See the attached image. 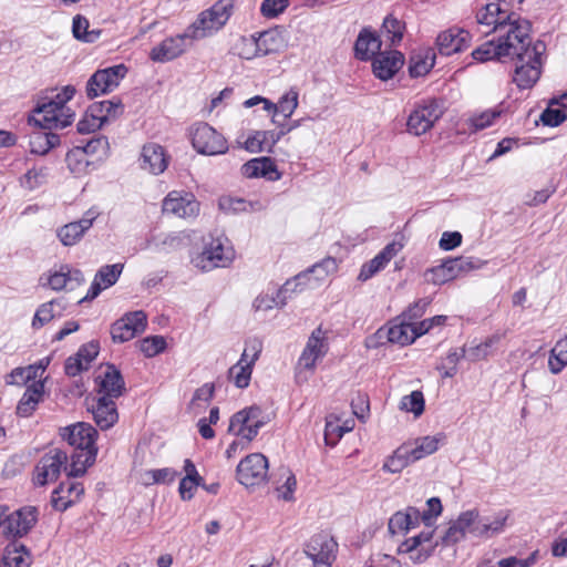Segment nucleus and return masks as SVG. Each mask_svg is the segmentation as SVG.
<instances>
[{"instance_id": "47", "label": "nucleus", "mask_w": 567, "mask_h": 567, "mask_svg": "<svg viewBox=\"0 0 567 567\" xmlns=\"http://www.w3.org/2000/svg\"><path fill=\"white\" fill-rule=\"evenodd\" d=\"M424 404L423 393L421 391H413L402 398L400 408L406 412H412L415 416H420L424 412Z\"/></svg>"}, {"instance_id": "25", "label": "nucleus", "mask_w": 567, "mask_h": 567, "mask_svg": "<svg viewBox=\"0 0 567 567\" xmlns=\"http://www.w3.org/2000/svg\"><path fill=\"white\" fill-rule=\"evenodd\" d=\"M402 246L392 241L388 244L374 258L362 265L358 280L367 281L382 270L389 261L396 256Z\"/></svg>"}, {"instance_id": "40", "label": "nucleus", "mask_w": 567, "mask_h": 567, "mask_svg": "<svg viewBox=\"0 0 567 567\" xmlns=\"http://www.w3.org/2000/svg\"><path fill=\"white\" fill-rule=\"evenodd\" d=\"M408 444L410 456L414 462L433 454L439 449V440L434 436L420 437L414 443Z\"/></svg>"}, {"instance_id": "9", "label": "nucleus", "mask_w": 567, "mask_h": 567, "mask_svg": "<svg viewBox=\"0 0 567 567\" xmlns=\"http://www.w3.org/2000/svg\"><path fill=\"white\" fill-rule=\"evenodd\" d=\"M193 147L203 155L224 154L228 150L226 138L207 123L196 124L190 132Z\"/></svg>"}, {"instance_id": "54", "label": "nucleus", "mask_w": 567, "mask_h": 567, "mask_svg": "<svg viewBox=\"0 0 567 567\" xmlns=\"http://www.w3.org/2000/svg\"><path fill=\"white\" fill-rule=\"evenodd\" d=\"M289 6V0H264L260 6V13L268 19L277 18Z\"/></svg>"}, {"instance_id": "49", "label": "nucleus", "mask_w": 567, "mask_h": 567, "mask_svg": "<svg viewBox=\"0 0 567 567\" xmlns=\"http://www.w3.org/2000/svg\"><path fill=\"white\" fill-rule=\"evenodd\" d=\"M85 150V155H97L99 159L107 156L110 144L106 136L100 135L89 140L85 145H80Z\"/></svg>"}, {"instance_id": "52", "label": "nucleus", "mask_w": 567, "mask_h": 567, "mask_svg": "<svg viewBox=\"0 0 567 567\" xmlns=\"http://www.w3.org/2000/svg\"><path fill=\"white\" fill-rule=\"evenodd\" d=\"M480 514L476 509L466 511L460 514L457 519L453 522L465 535L466 533L474 536V527L477 526Z\"/></svg>"}, {"instance_id": "5", "label": "nucleus", "mask_w": 567, "mask_h": 567, "mask_svg": "<svg viewBox=\"0 0 567 567\" xmlns=\"http://www.w3.org/2000/svg\"><path fill=\"white\" fill-rule=\"evenodd\" d=\"M444 112V104L437 99H426L415 103L408 117V132L415 136L426 133L443 116Z\"/></svg>"}, {"instance_id": "7", "label": "nucleus", "mask_w": 567, "mask_h": 567, "mask_svg": "<svg viewBox=\"0 0 567 567\" xmlns=\"http://www.w3.org/2000/svg\"><path fill=\"white\" fill-rule=\"evenodd\" d=\"M127 68L124 64L113 65L95 71L86 82L85 93L90 100L111 93L125 78Z\"/></svg>"}, {"instance_id": "64", "label": "nucleus", "mask_w": 567, "mask_h": 567, "mask_svg": "<svg viewBox=\"0 0 567 567\" xmlns=\"http://www.w3.org/2000/svg\"><path fill=\"white\" fill-rule=\"evenodd\" d=\"M219 207L220 209L225 210L226 213H244L248 212L247 208V200L243 198H233V197H226L221 198L219 200Z\"/></svg>"}, {"instance_id": "6", "label": "nucleus", "mask_w": 567, "mask_h": 567, "mask_svg": "<svg viewBox=\"0 0 567 567\" xmlns=\"http://www.w3.org/2000/svg\"><path fill=\"white\" fill-rule=\"evenodd\" d=\"M227 238L210 237L205 244L204 250L195 259L196 267L204 271H209L217 267H227L234 259V249L226 245Z\"/></svg>"}, {"instance_id": "24", "label": "nucleus", "mask_w": 567, "mask_h": 567, "mask_svg": "<svg viewBox=\"0 0 567 567\" xmlns=\"http://www.w3.org/2000/svg\"><path fill=\"white\" fill-rule=\"evenodd\" d=\"M99 393L111 399L120 398L125 391V382L121 371L114 364H107L103 374L99 375Z\"/></svg>"}, {"instance_id": "60", "label": "nucleus", "mask_w": 567, "mask_h": 567, "mask_svg": "<svg viewBox=\"0 0 567 567\" xmlns=\"http://www.w3.org/2000/svg\"><path fill=\"white\" fill-rule=\"evenodd\" d=\"M264 420H257L254 423H245V424H237V427H235V431H230L237 436H241L243 439H246L247 441H251L255 439L259 432V430L265 425Z\"/></svg>"}, {"instance_id": "13", "label": "nucleus", "mask_w": 567, "mask_h": 567, "mask_svg": "<svg viewBox=\"0 0 567 567\" xmlns=\"http://www.w3.org/2000/svg\"><path fill=\"white\" fill-rule=\"evenodd\" d=\"M39 511L35 506H23L4 519V535L12 538H22L37 524Z\"/></svg>"}, {"instance_id": "23", "label": "nucleus", "mask_w": 567, "mask_h": 567, "mask_svg": "<svg viewBox=\"0 0 567 567\" xmlns=\"http://www.w3.org/2000/svg\"><path fill=\"white\" fill-rule=\"evenodd\" d=\"M84 493L82 483L79 482H61L59 486L52 492L51 504L55 511L64 512L72 504L80 499Z\"/></svg>"}, {"instance_id": "57", "label": "nucleus", "mask_w": 567, "mask_h": 567, "mask_svg": "<svg viewBox=\"0 0 567 567\" xmlns=\"http://www.w3.org/2000/svg\"><path fill=\"white\" fill-rule=\"evenodd\" d=\"M439 545V542H435L434 545H429L424 547H417L415 549H408L406 547H399L400 553L409 554L410 559L414 564H422L434 553L435 547Z\"/></svg>"}, {"instance_id": "58", "label": "nucleus", "mask_w": 567, "mask_h": 567, "mask_svg": "<svg viewBox=\"0 0 567 567\" xmlns=\"http://www.w3.org/2000/svg\"><path fill=\"white\" fill-rule=\"evenodd\" d=\"M152 480L153 484H171L179 475V473L173 468L164 467L158 470H150L145 474Z\"/></svg>"}, {"instance_id": "4", "label": "nucleus", "mask_w": 567, "mask_h": 567, "mask_svg": "<svg viewBox=\"0 0 567 567\" xmlns=\"http://www.w3.org/2000/svg\"><path fill=\"white\" fill-rule=\"evenodd\" d=\"M234 1L219 0L209 9L199 13L196 21L189 25L195 38H205L221 29L233 14Z\"/></svg>"}, {"instance_id": "48", "label": "nucleus", "mask_w": 567, "mask_h": 567, "mask_svg": "<svg viewBox=\"0 0 567 567\" xmlns=\"http://www.w3.org/2000/svg\"><path fill=\"white\" fill-rule=\"evenodd\" d=\"M30 563L19 554L17 543L8 545L1 559V567H29Z\"/></svg>"}, {"instance_id": "2", "label": "nucleus", "mask_w": 567, "mask_h": 567, "mask_svg": "<svg viewBox=\"0 0 567 567\" xmlns=\"http://www.w3.org/2000/svg\"><path fill=\"white\" fill-rule=\"evenodd\" d=\"M60 434L69 445L74 447L70 455V465L65 466L66 476L69 478L83 476L96 460L97 431L89 423L79 422L61 429Z\"/></svg>"}, {"instance_id": "45", "label": "nucleus", "mask_w": 567, "mask_h": 567, "mask_svg": "<svg viewBox=\"0 0 567 567\" xmlns=\"http://www.w3.org/2000/svg\"><path fill=\"white\" fill-rule=\"evenodd\" d=\"M501 116V111L486 110L480 114L472 115L467 121V126L471 133L482 131L493 124V122Z\"/></svg>"}, {"instance_id": "46", "label": "nucleus", "mask_w": 567, "mask_h": 567, "mask_svg": "<svg viewBox=\"0 0 567 567\" xmlns=\"http://www.w3.org/2000/svg\"><path fill=\"white\" fill-rule=\"evenodd\" d=\"M261 409L257 405H252L235 413L230 419L228 431H235L237 424H245L249 422L254 423L257 420H261Z\"/></svg>"}, {"instance_id": "59", "label": "nucleus", "mask_w": 567, "mask_h": 567, "mask_svg": "<svg viewBox=\"0 0 567 567\" xmlns=\"http://www.w3.org/2000/svg\"><path fill=\"white\" fill-rule=\"evenodd\" d=\"M567 120V114L561 109L547 107L540 114V121L545 126L556 127Z\"/></svg>"}, {"instance_id": "22", "label": "nucleus", "mask_w": 567, "mask_h": 567, "mask_svg": "<svg viewBox=\"0 0 567 567\" xmlns=\"http://www.w3.org/2000/svg\"><path fill=\"white\" fill-rule=\"evenodd\" d=\"M96 217L97 213L93 209H89L80 220L60 227L56 231L58 238L63 246L75 245L81 240L85 231L92 227Z\"/></svg>"}, {"instance_id": "35", "label": "nucleus", "mask_w": 567, "mask_h": 567, "mask_svg": "<svg viewBox=\"0 0 567 567\" xmlns=\"http://www.w3.org/2000/svg\"><path fill=\"white\" fill-rule=\"evenodd\" d=\"M508 513L499 512L492 520L480 518L477 526L474 527V537H489L503 532Z\"/></svg>"}, {"instance_id": "55", "label": "nucleus", "mask_w": 567, "mask_h": 567, "mask_svg": "<svg viewBox=\"0 0 567 567\" xmlns=\"http://www.w3.org/2000/svg\"><path fill=\"white\" fill-rule=\"evenodd\" d=\"M256 164L260 177H265L269 181H278L281 177L272 158L266 156L258 157L256 158Z\"/></svg>"}, {"instance_id": "17", "label": "nucleus", "mask_w": 567, "mask_h": 567, "mask_svg": "<svg viewBox=\"0 0 567 567\" xmlns=\"http://www.w3.org/2000/svg\"><path fill=\"white\" fill-rule=\"evenodd\" d=\"M289 37L284 27H275L266 31L252 34V45L262 56L282 52L288 47Z\"/></svg>"}, {"instance_id": "18", "label": "nucleus", "mask_w": 567, "mask_h": 567, "mask_svg": "<svg viewBox=\"0 0 567 567\" xmlns=\"http://www.w3.org/2000/svg\"><path fill=\"white\" fill-rule=\"evenodd\" d=\"M163 212L179 218L196 216L199 203L192 193L171 192L163 200Z\"/></svg>"}, {"instance_id": "14", "label": "nucleus", "mask_w": 567, "mask_h": 567, "mask_svg": "<svg viewBox=\"0 0 567 567\" xmlns=\"http://www.w3.org/2000/svg\"><path fill=\"white\" fill-rule=\"evenodd\" d=\"M147 324V316L144 311L137 310L124 315L111 327V336L114 342H126L136 334L142 333Z\"/></svg>"}, {"instance_id": "34", "label": "nucleus", "mask_w": 567, "mask_h": 567, "mask_svg": "<svg viewBox=\"0 0 567 567\" xmlns=\"http://www.w3.org/2000/svg\"><path fill=\"white\" fill-rule=\"evenodd\" d=\"M298 96V92L295 89H290L279 99L277 104L265 101V111L280 113L284 116V121H286L291 117L297 109Z\"/></svg>"}, {"instance_id": "37", "label": "nucleus", "mask_w": 567, "mask_h": 567, "mask_svg": "<svg viewBox=\"0 0 567 567\" xmlns=\"http://www.w3.org/2000/svg\"><path fill=\"white\" fill-rule=\"evenodd\" d=\"M417 333L413 329V322L401 320L400 323L394 324L388 330V340L391 343L406 346L415 341Z\"/></svg>"}, {"instance_id": "42", "label": "nucleus", "mask_w": 567, "mask_h": 567, "mask_svg": "<svg viewBox=\"0 0 567 567\" xmlns=\"http://www.w3.org/2000/svg\"><path fill=\"white\" fill-rule=\"evenodd\" d=\"M567 365V337L556 342L550 350L548 367L551 373L557 374Z\"/></svg>"}, {"instance_id": "44", "label": "nucleus", "mask_w": 567, "mask_h": 567, "mask_svg": "<svg viewBox=\"0 0 567 567\" xmlns=\"http://www.w3.org/2000/svg\"><path fill=\"white\" fill-rule=\"evenodd\" d=\"M86 157L85 150L78 145L66 153L65 162L73 174L80 175L86 172L90 164Z\"/></svg>"}, {"instance_id": "28", "label": "nucleus", "mask_w": 567, "mask_h": 567, "mask_svg": "<svg viewBox=\"0 0 567 567\" xmlns=\"http://www.w3.org/2000/svg\"><path fill=\"white\" fill-rule=\"evenodd\" d=\"M44 396V382L32 381L29 384L17 404L16 413L20 417H29L37 410L39 403L43 400Z\"/></svg>"}, {"instance_id": "33", "label": "nucleus", "mask_w": 567, "mask_h": 567, "mask_svg": "<svg viewBox=\"0 0 567 567\" xmlns=\"http://www.w3.org/2000/svg\"><path fill=\"white\" fill-rule=\"evenodd\" d=\"M254 364L248 362V350H244L239 361L228 370V377L239 389L249 385Z\"/></svg>"}, {"instance_id": "62", "label": "nucleus", "mask_w": 567, "mask_h": 567, "mask_svg": "<svg viewBox=\"0 0 567 567\" xmlns=\"http://www.w3.org/2000/svg\"><path fill=\"white\" fill-rule=\"evenodd\" d=\"M430 305V300L420 299L409 306V308L401 315V318L405 321L413 322V320L422 317L425 312L426 307Z\"/></svg>"}, {"instance_id": "12", "label": "nucleus", "mask_w": 567, "mask_h": 567, "mask_svg": "<svg viewBox=\"0 0 567 567\" xmlns=\"http://www.w3.org/2000/svg\"><path fill=\"white\" fill-rule=\"evenodd\" d=\"M338 544L328 534L313 535L305 547V554L316 567H330L336 559Z\"/></svg>"}, {"instance_id": "1", "label": "nucleus", "mask_w": 567, "mask_h": 567, "mask_svg": "<svg viewBox=\"0 0 567 567\" xmlns=\"http://www.w3.org/2000/svg\"><path fill=\"white\" fill-rule=\"evenodd\" d=\"M530 30L529 21H517L499 34L496 42L487 41L476 48L472 56L480 62L509 58L515 63L513 82L519 90L532 89L542 75V55L546 45L539 40L533 42Z\"/></svg>"}, {"instance_id": "29", "label": "nucleus", "mask_w": 567, "mask_h": 567, "mask_svg": "<svg viewBox=\"0 0 567 567\" xmlns=\"http://www.w3.org/2000/svg\"><path fill=\"white\" fill-rule=\"evenodd\" d=\"M381 45L380 37L370 29L364 28L360 31L354 43L355 58L361 61L371 60L381 52Z\"/></svg>"}, {"instance_id": "20", "label": "nucleus", "mask_w": 567, "mask_h": 567, "mask_svg": "<svg viewBox=\"0 0 567 567\" xmlns=\"http://www.w3.org/2000/svg\"><path fill=\"white\" fill-rule=\"evenodd\" d=\"M404 55L396 50L379 52L372 59V71L381 81L392 79L403 66Z\"/></svg>"}, {"instance_id": "36", "label": "nucleus", "mask_w": 567, "mask_h": 567, "mask_svg": "<svg viewBox=\"0 0 567 567\" xmlns=\"http://www.w3.org/2000/svg\"><path fill=\"white\" fill-rule=\"evenodd\" d=\"M517 21H527L526 19H522L518 14L515 12H511V14H505L504 20H494L493 17L487 14V11L485 8H483L481 11L476 14V22L478 24L491 27L493 25V31L498 32L499 34L504 33L506 30H508L512 24H515Z\"/></svg>"}, {"instance_id": "50", "label": "nucleus", "mask_w": 567, "mask_h": 567, "mask_svg": "<svg viewBox=\"0 0 567 567\" xmlns=\"http://www.w3.org/2000/svg\"><path fill=\"white\" fill-rule=\"evenodd\" d=\"M55 305H58V300L53 299L49 302L42 303L37 309L32 320V327L34 329L42 328L45 323L50 322L56 316L53 309ZM58 316H60V313H58Z\"/></svg>"}, {"instance_id": "8", "label": "nucleus", "mask_w": 567, "mask_h": 567, "mask_svg": "<svg viewBox=\"0 0 567 567\" xmlns=\"http://www.w3.org/2000/svg\"><path fill=\"white\" fill-rule=\"evenodd\" d=\"M68 453L61 449H51L37 463L33 470L32 482L37 486H45L49 482L55 481L62 467L68 464Z\"/></svg>"}, {"instance_id": "53", "label": "nucleus", "mask_w": 567, "mask_h": 567, "mask_svg": "<svg viewBox=\"0 0 567 567\" xmlns=\"http://www.w3.org/2000/svg\"><path fill=\"white\" fill-rule=\"evenodd\" d=\"M389 532L394 535L398 533L408 532L412 528V516L403 512H396L392 515L388 525Z\"/></svg>"}, {"instance_id": "15", "label": "nucleus", "mask_w": 567, "mask_h": 567, "mask_svg": "<svg viewBox=\"0 0 567 567\" xmlns=\"http://www.w3.org/2000/svg\"><path fill=\"white\" fill-rule=\"evenodd\" d=\"M338 269L337 259L333 257H327L320 262L315 264L312 267L298 274L293 279L287 280L282 287L278 290V297L287 292H297L299 286L306 285V280H309L310 275L316 276V280H322L330 274L336 272Z\"/></svg>"}, {"instance_id": "30", "label": "nucleus", "mask_w": 567, "mask_h": 567, "mask_svg": "<svg viewBox=\"0 0 567 567\" xmlns=\"http://www.w3.org/2000/svg\"><path fill=\"white\" fill-rule=\"evenodd\" d=\"M324 353L323 333L321 328H317L312 331L299 359V363L306 369H312L316 365L317 359L324 355Z\"/></svg>"}, {"instance_id": "38", "label": "nucleus", "mask_w": 567, "mask_h": 567, "mask_svg": "<svg viewBox=\"0 0 567 567\" xmlns=\"http://www.w3.org/2000/svg\"><path fill=\"white\" fill-rule=\"evenodd\" d=\"M414 463L410 456L409 444L399 446L384 462L382 470L389 473H400L408 465Z\"/></svg>"}, {"instance_id": "10", "label": "nucleus", "mask_w": 567, "mask_h": 567, "mask_svg": "<svg viewBox=\"0 0 567 567\" xmlns=\"http://www.w3.org/2000/svg\"><path fill=\"white\" fill-rule=\"evenodd\" d=\"M480 267V260L473 257H456L444 260L441 265L426 271V280L434 285H443L457 278L461 274Z\"/></svg>"}, {"instance_id": "61", "label": "nucleus", "mask_w": 567, "mask_h": 567, "mask_svg": "<svg viewBox=\"0 0 567 567\" xmlns=\"http://www.w3.org/2000/svg\"><path fill=\"white\" fill-rule=\"evenodd\" d=\"M99 350V342L90 341L81 346L74 355H76L86 367H89L90 363L97 357Z\"/></svg>"}, {"instance_id": "51", "label": "nucleus", "mask_w": 567, "mask_h": 567, "mask_svg": "<svg viewBox=\"0 0 567 567\" xmlns=\"http://www.w3.org/2000/svg\"><path fill=\"white\" fill-rule=\"evenodd\" d=\"M166 348V341L162 336L146 337L140 342V350L147 358H153L163 352Z\"/></svg>"}, {"instance_id": "32", "label": "nucleus", "mask_w": 567, "mask_h": 567, "mask_svg": "<svg viewBox=\"0 0 567 567\" xmlns=\"http://www.w3.org/2000/svg\"><path fill=\"white\" fill-rule=\"evenodd\" d=\"M39 131L30 135V151L33 154L45 155L50 150L60 144V136L52 130L39 127Z\"/></svg>"}, {"instance_id": "3", "label": "nucleus", "mask_w": 567, "mask_h": 567, "mask_svg": "<svg viewBox=\"0 0 567 567\" xmlns=\"http://www.w3.org/2000/svg\"><path fill=\"white\" fill-rule=\"evenodd\" d=\"M75 93V86L65 85L53 96L40 99L33 110V115L29 117V124L48 130L64 128L71 125L75 114L65 105Z\"/></svg>"}, {"instance_id": "19", "label": "nucleus", "mask_w": 567, "mask_h": 567, "mask_svg": "<svg viewBox=\"0 0 567 567\" xmlns=\"http://www.w3.org/2000/svg\"><path fill=\"white\" fill-rule=\"evenodd\" d=\"M472 35L467 30L452 27L441 32L436 38V45L442 55H452L470 47Z\"/></svg>"}, {"instance_id": "63", "label": "nucleus", "mask_w": 567, "mask_h": 567, "mask_svg": "<svg viewBox=\"0 0 567 567\" xmlns=\"http://www.w3.org/2000/svg\"><path fill=\"white\" fill-rule=\"evenodd\" d=\"M349 431L348 427L340 426L337 423L327 422L324 429V441L327 445L334 446L342 435Z\"/></svg>"}, {"instance_id": "43", "label": "nucleus", "mask_w": 567, "mask_h": 567, "mask_svg": "<svg viewBox=\"0 0 567 567\" xmlns=\"http://www.w3.org/2000/svg\"><path fill=\"white\" fill-rule=\"evenodd\" d=\"M182 243V239L177 235L164 234V235H152L146 239L144 249L153 248L156 251H164L169 249H176Z\"/></svg>"}, {"instance_id": "11", "label": "nucleus", "mask_w": 567, "mask_h": 567, "mask_svg": "<svg viewBox=\"0 0 567 567\" xmlns=\"http://www.w3.org/2000/svg\"><path fill=\"white\" fill-rule=\"evenodd\" d=\"M238 482L245 486H255L265 482L268 473V460L261 453H252L243 458L237 466Z\"/></svg>"}, {"instance_id": "39", "label": "nucleus", "mask_w": 567, "mask_h": 567, "mask_svg": "<svg viewBox=\"0 0 567 567\" xmlns=\"http://www.w3.org/2000/svg\"><path fill=\"white\" fill-rule=\"evenodd\" d=\"M89 28H90V22L85 17H83L81 14H76L73 18L72 33L76 40H80V41H83L86 43H93L100 38V35L102 33L101 30H99V29L89 30Z\"/></svg>"}, {"instance_id": "41", "label": "nucleus", "mask_w": 567, "mask_h": 567, "mask_svg": "<svg viewBox=\"0 0 567 567\" xmlns=\"http://www.w3.org/2000/svg\"><path fill=\"white\" fill-rule=\"evenodd\" d=\"M405 30V23L393 14H389L384 18L381 32L391 42V45L399 44L403 39Z\"/></svg>"}, {"instance_id": "26", "label": "nucleus", "mask_w": 567, "mask_h": 567, "mask_svg": "<svg viewBox=\"0 0 567 567\" xmlns=\"http://www.w3.org/2000/svg\"><path fill=\"white\" fill-rule=\"evenodd\" d=\"M168 165V157L163 146L156 143H147L141 153V167L154 175L162 174Z\"/></svg>"}, {"instance_id": "21", "label": "nucleus", "mask_w": 567, "mask_h": 567, "mask_svg": "<svg viewBox=\"0 0 567 567\" xmlns=\"http://www.w3.org/2000/svg\"><path fill=\"white\" fill-rule=\"evenodd\" d=\"M123 268L124 265L120 262L102 266L96 271L86 296L80 300V303L95 299L104 289L115 285L123 271Z\"/></svg>"}, {"instance_id": "31", "label": "nucleus", "mask_w": 567, "mask_h": 567, "mask_svg": "<svg viewBox=\"0 0 567 567\" xmlns=\"http://www.w3.org/2000/svg\"><path fill=\"white\" fill-rule=\"evenodd\" d=\"M435 64V52L433 49H424L411 54L409 60V74L411 78H419L427 74Z\"/></svg>"}, {"instance_id": "27", "label": "nucleus", "mask_w": 567, "mask_h": 567, "mask_svg": "<svg viewBox=\"0 0 567 567\" xmlns=\"http://www.w3.org/2000/svg\"><path fill=\"white\" fill-rule=\"evenodd\" d=\"M89 410L101 430L111 429L118 420L116 404L111 398L100 396Z\"/></svg>"}, {"instance_id": "16", "label": "nucleus", "mask_w": 567, "mask_h": 567, "mask_svg": "<svg viewBox=\"0 0 567 567\" xmlns=\"http://www.w3.org/2000/svg\"><path fill=\"white\" fill-rule=\"evenodd\" d=\"M196 39L189 28L182 34L164 39L151 50L150 58L154 62H168L184 53L188 43Z\"/></svg>"}, {"instance_id": "56", "label": "nucleus", "mask_w": 567, "mask_h": 567, "mask_svg": "<svg viewBox=\"0 0 567 567\" xmlns=\"http://www.w3.org/2000/svg\"><path fill=\"white\" fill-rule=\"evenodd\" d=\"M42 286H49L52 290L59 291L69 287L70 278L66 276L63 265L58 271L49 275L47 281L43 282V277L40 278Z\"/></svg>"}]
</instances>
